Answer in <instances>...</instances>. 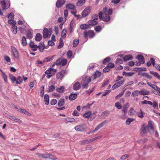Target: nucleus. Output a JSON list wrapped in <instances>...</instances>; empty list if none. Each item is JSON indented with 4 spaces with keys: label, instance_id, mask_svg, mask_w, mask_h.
I'll return each mask as SVG.
<instances>
[{
    "label": "nucleus",
    "instance_id": "1",
    "mask_svg": "<svg viewBox=\"0 0 160 160\" xmlns=\"http://www.w3.org/2000/svg\"><path fill=\"white\" fill-rule=\"evenodd\" d=\"M91 81L90 77H86L83 78L81 81V84L84 88H87L88 87V84Z\"/></svg>",
    "mask_w": 160,
    "mask_h": 160
},
{
    "label": "nucleus",
    "instance_id": "2",
    "mask_svg": "<svg viewBox=\"0 0 160 160\" xmlns=\"http://www.w3.org/2000/svg\"><path fill=\"white\" fill-rule=\"evenodd\" d=\"M67 60L66 59L61 58H59L55 62L56 65L57 66L62 65V66H64L67 64Z\"/></svg>",
    "mask_w": 160,
    "mask_h": 160
},
{
    "label": "nucleus",
    "instance_id": "3",
    "mask_svg": "<svg viewBox=\"0 0 160 160\" xmlns=\"http://www.w3.org/2000/svg\"><path fill=\"white\" fill-rule=\"evenodd\" d=\"M0 4L2 8V9L3 10L8 8L10 7V2L8 0L6 1L3 0L1 1Z\"/></svg>",
    "mask_w": 160,
    "mask_h": 160
},
{
    "label": "nucleus",
    "instance_id": "4",
    "mask_svg": "<svg viewBox=\"0 0 160 160\" xmlns=\"http://www.w3.org/2000/svg\"><path fill=\"white\" fill-rule=\"evenodd\" d=\"M92 8L90 6L88 7L85 8L82 12V17L85 18L91 12Z\"/></svg>",
    "mask_w": 160,
    "mask_h": 160
},
{
    "label": "nucleus",
    "instance_id": "5",
    "mask_svg": "<svg viewBox=\"0 0 160 160\" xmlns=\"http://www.w3.org/2000/svg\"><path fill=\"white\" fill-rule=\"evenodd\" d=\"M124 82V80H123L117 82L112 86V90H114L115 89L120 87L122 85Z\"/></svg>",
    "mask_w": 160,
    "mask_h": 160
},
{
    "label": "nucleus",
    "instance_id": "6",
    "mask_svg": "<svg viewBox=\"0 0 160 160\" xmlns=\"http://www.w3.org/2000/svg\"><path fill=\"white\" fill-rule=\"evenodd\" d=\"M11 48L13 56L16 58H18L19 57V54L17 49L13 46H11Z\"/></svg>",
    "mask_w": 160,
    "mask_h": 160
},
{
    "label": "nucleus",
    "instance_id": "7",
    "mask_svg": "<svg viewBox=\"0 0 160 160\" xmlns=\"http://www.w3.org/2000/svg\"><path fill=\"white\" fill-rule=\"evenodd\" d=\"M51 32V33L52 32V29H49V30L46 28H45L43 31V37L44 39H46L48 38L49 33Z\"/></svg>",
    "mask_w": 160,
    "mask_h": 160
},
{
    "label": "nucleus",
    "instance_id": "8",
    "mask_svg": "<svg viewBox=\"0 0 160 160\" xmlns=\"http://www.w3.org/2000/svg\"><path fill=\"white\" fill-rule=\"evenodd\" d=\"M147 133L146 126L145 124H143L141 128L140 134L141 136H144L146 135Z\"/></svg>",
    "mask_w": 160,
    "mask_h": 160
},
{
    "label": "nucleus",
    "instance_id": "9",
    "mask_svg": "<svg viewBox=\"0 0 160 160\" xmlns=\"http://www.w3.org/2000/svg\"><path fill=\"white\" fill-rule=\"evenodd\" d=\"M148 132L151 134L153 133L154 132V128L152 121H149L148 125Z\"/></svg>",
    "mask_w": 160,
    "mask_h": 160
},
{
    "label": "nucleus",
    "instance_id": "10",
    "mask_svg": "<svg viewBox=\"0 0 160 160\" xmlns=\"http://www.w3.org/2000/svg\"><path fill=\"white\" fill-rule=\"evenodd\" d=\"M94 35L95 34L93 31L90 30L88 32H85L84 34V36L85 38H87L88 36L90 38H92L94 37Z\"/></svg>",
    "mask_w": 160,
    "mask_h": 160
},
{
    "label": "nucleus",
    "instance_id": "11",
    "mask_svg": "<svg viewBox=\"0 0 160 160\" xmlns=\"http://www.w3.org/2000/svg\"><path fill=\"white\" fill-rule=\"evenodd\" d=\"M36 154L38 155L39 157H41L43 158H50V156L51 155L48 153H46L45 154H42L41 153H36Z\"/></svg>",
    "mask_w": 160,
    "mask_h": 160
},
{
    "label": "nucleus",
    "instance_id": "12",
    "mask_svg": "<svg viewBox=\"0 0 160 160\" xmlns=\"http://www.w3.org/2000/svg\"><path fill=\"white\" fill-rule=\"evenodd\" d=\"M65 2V0H58L56 4V7L59 8L62 7Z\"/></svg>",
    "mask_w": 160,
    "mask_h": 160
},
{
    "label": "nucleus",
    "instance_id": "13",
    "mask_svg": "<svg viewBox=\"0 0 160 160\" xmlns=\"http://www.w3.org/2000/svg\"><path fill=\"white\" fill-rule=\"evenodd\" d=\"M75 130L78 132H83L84 130V128H83V125H80L76 126L75 127Z\"/></svg>",
    "mask_w": 160,
    "mask_h": 160
},
{
    "label": "nucleus",
    "instance_id": "14",
    "mask_svg": "<svg viewBox=\"0 0 160 160\" xmlns=\"http://www.w3.org/2000/svg\"><path fill=\"white\" fill-rule=\"evenodd\" d=\"M106 121H105L102 122L100 123V124H99L92 131V132H95L98 131L100 128L102 127L104 125V124L106 123Z\"/></svg>",
    "mask_w": 160,
    "mask_h": 160
},
{
    "label": "nucleus",
    "instance_id": "15",
    "mask_svg": "<svg viewBox=\"0 0 160 160\" xmlns=\"http://www.w3.org/2000/svg\"><path fill=\"white\" fill-rule=\"evenodd\" d=\"M106 121H105L102 122L100 123V124H99L92 131V132H95L98 131L100 128L102 127L104 125V124L106 123Z\"/></svg>",
    "mask_w": 160,
    "mask_h": 160
},
{
    "label": "nucleus",
    "instance_id": "16",
    "mask_svg": "<svg viewBox=\"0 0 160 160\" xmlns=\"http://www.w3.org/2000/svg\"><path fill=\"white\" fill-rule=\"evenodd\" d=\"M106 121H105L102 122L100 123V124H99L92 131V132H95L98 131L100 128L102 127L104 125V124L106 123Z\"/></svg>",
    "mask_w": 160,
    "mask_h": 160
},
{
    "label": "nucleus",
    "instance_id": "17",
    "mask_svg": "<svg viewBox=\"0 0 160 160\" xmlns=\"http://www.w3.org/2000/svg\"><path fill=\"white\" fill-rule=\"evenodd\" d=\"M106 121H105L102 122L100 123V124H99L92 131V132H95L98 131L100 128L102 127L104 125V124L106 123Z\"/></svg>",
    "mask_w": 160,
    "mask_h": 160
},
{
    "label": "nucleus",
    "instance_id": "18",
    "mask_svg": "<svg viewBox=\"0 0 160 160\" xmlns=\"http://www.w3.org/2000/svg\"><path fill=\"white\" fill-rule=\"evenodd\" d=\"M81 88V85L80 83L78 82H77L74 83L73 85V88L74 90H79Z\"/></svg>",
    "mask_w": 160,
    "mask_h": 160
},
{
    "label": "nucleus",
    "instance_id": "19",
    "mask_svg": "<svg viewBox=\"0 0 160 160\" xmlns=\"http://www.w3.org/2000/svg\"><path fill=\"white\" fill-rule=\"evenodd\" d=\"M136 58L138 60L139 62L143 64L145 61L143 57L141 55H138L137 56Z\"/></svg>",
    "mask_w": 160,
    "mask_h": 160
},
{
    "label": "nucleus",
    "instance_id": "20",
    "mask_svg": "<svg viewBox=\"0 0 160 160\" xmlns=\"http://www.w3.org/2000/svg\"><path fill=\"white\" fill-rule=\"evenodd\" d=\"M110 17L108 14H103L102 20L105 22H108L110 20Z\"/></svg>",
    "mask_w": 160,
    "mask_h": 160
},
{
    "label": "nucleus",
    "instance_id": "21",
    "mask_svg": "<svg viewBox=\"0 0 160 160\" xmlns=\"http://www.w3.org/2000/svg\"><path fill=\"white\" fill-rule=\"evenodd\" d=\"M154 89L155 90L153 91V93L157 95L160 96V88L156 86Z\"/></svg>",
    "mask_w": 160,
    "mask_h": 160
},
{
    "label": "nucleus",
    "instance_id": "22",
    "mask_svg": "<svg viewBox=\"0 0 160 160\" xmlns=\"http://www.w3.org/2000/svg\"><path fill=\"white\" fill-rule=\"evenodd\" d=\"M38 48H39V51L41 52H42L44 49L45 46L43 43L40 42L39 44V46H38Z\"/></svg>",
    "mask_w": 160,
    "mask_h": 160
},
{
    "label": "nucleus",
    "instance_id": "23",
    "mask_svg": "<svg viewBox=\"0 0 160 160\" xmlns=\"http://www.w3.org/2000/svg\"><path fill=\"white\" fill-rule=\"evenodd\" d=\"M140 94L142 95H148L149 92L145 89L139 91Z\"/></svg>",
    "mask_w": 160,
    "mask_h": 160
},
{
    "label": "nucleus",
    "instance_id": "24",
    "mask_svg": "<svg viewBox=\"0 0 160 160\" xmlns=\"http://www.w3.org/2000/svg\"><path fill=\"white\" fill-rule=\"evenodd\" d=\"M63 77V74L61 72H58L57 73L56 78L57 79L62 80Z\"/></svg>",
    "mask_w": 160,
    "mask_h": 160
},
{
    "label": "nucleus",
    "instance_id": "25",
    "mask_svg": "<svg viewBox=\"0 0 160 160\" xmlns=\"http://www.w3.org/2000/svg\"><path fill=\"white\" fill-rule=\"evenodd\" d=\"M42 35L39 33L36 34L35 36V39L38 41H40L42 39Z\"/></svg>",
    "mask_w": 160,
    "mask_h": 160
},
{
    "label": "nucleus",
    "instance_id": "26",
    "mask_svg": "<svg viewBox=\"0 0 160 160\" xmlns=\"http://www.w3.org/2000/svg\"><path fill=\"white\" fill-rule=\"evenodd\" d=\"M101 75V73L100 72L97 71L94 74L93 78L94 79H95L96 78H99Z\"/></svg>",
    "mask_w": 160,
    "mask_h": 160
},
{
    "label": "nucleus",
    "instance_id": "27",
    "mask_svg": "<svg viewBox=\"0 0 160 160\" xmlns=\"http://www.w3.org/2000/svg\"><path fill=\"white\" fill-rule=\"evenodd\" d=\"M132 56L131 55H128L125 56L123 58V59L124 61H127L130 60L132 59Z\"/></svg>",
    "mask_w": 160,
    "mask_h": 160
},
{
    "label": "nucleus",
    "instance_id": "28",
    "mask_svg": "<svg viewBox=\"0 0 160 160\" xmlns=\"http://www.w3.org/2000/svg\"><path fill=\"white\" fill-rule=\"evenodd\" d=\"M44 102L45 104L48 105L49 104V97L48 95L45 94L44 96Z\"/></svg>",
    "mask_w": 160,
    "mask_h": 160
},
{
    "label": "nucleus",
    "instance_id": "29",
    "mask_svg": "<svg viewBox=\"0 0 160 160\" xmlns=\"http://www.w3.org/2000/svg\"><path fill=\"white\" fill-rule=\"evenodd\" d=\"M86 0H78L76 3V5L78 6H80L83 5Z\"/></svg>",
    "mask_w": 160,
    "mask_h": 160
},
{
    "label": "nucleus",
    "instance_id": "30",
    "mask_svg": "<svg viewBox=\"0 0 160 160\" xmlns=\"http://www.w3.org/2000/svg\"><path fill=\"white\" fill-rule=\"evenodd\" d=\"M88 23L89 25L91 26L95 25L98 23L97 22L94 20H89Z\"/></svg>",
    "mask_w": 160,
    "mask_h": 160
},
{
    "label": "nucleus",
    "instance_id": "31",
    "mask_svg": "<svg viewBox=\"0 0 160 160\" xmlns=\"http://www.w3.org/2000/svg\"><path fill=\"white\" fill-rule=\"evenodd\" d=\"M77 97V94H71L69 96V98L70 100H75Z\"/></svg>",
    "mask_w": 160,
    "mask_h": 160
},
{
    "label": "nucleus",
    "instance_id": "32",
    "mask_svg": "<svg viewBox=\"0 0 160 160\" xmlns=\"http://www.w3.org/2000/svg\"><path fill=\"white\" fill-rule=\"evenodd\" d=\"M64 45V43L63 41V40L62 38H60L59 39V45L58 46V49H60L62 48Z\"/></svg>",
    "mask_w": 160,
    "mask_h": 160
},
{
    "label": "nucleus",
    "instance_id": "33",
    "mask_svg": "<svg viewBox=\"0 0 160 160\" xmlns=\"http://www.w3.org/2000/svg\"><path fill=\"white\" fill-rule=\"evenodd\" d=\"M92 113L91 111L86 112L83 115V116L85 118H88L91 115Z\"/></svg>",
    "mask_w": 160,
    "mask_h": 160
},
{
    "label": "nucleus",
    "instance_id": "34",
    "mask_svg": "<svg viewBox=\"0 0 160 160\" xmlns=\"http://www.w3.org/2000/svg\"><path fill=\"white\" fill-rule=\"evenodd\" d=\"M55 56V55H53L52 57H49L45 58L44 60V62H48L52 60L54 57Z\"/></svg>",
    "mask_w": 160,
    "mask_h": 160
},
{
    "label": "nucleus",
    "instance_id": "35",
    "mask_svg": "<svg viewBox=\"0 0 160 160\" xmlns=\"http://www.w3.org/2000/svg\"><path fill=\"white\" fill-rule=\"evenodd\" d=\"M22 81L23 79H22V77L20 76H19L17 77V80L16 82V84H20L22 83Z\"/></svg>",
    "mask_w": 160,
    "mask_h": 160
},
{
    "label": "nucleus",
    "instance_id": "36",
    "mask_svg": "<svg viewBox=\"0 0 160 160\" xmlns=\"http://www.w3.org/2000/svg\"><path fill=\"white\" fill-rule=\"evenodd\" d=\"M148 141V139L146 138H143L140 140H139L137 141V142L140 144H143L146 142Z\"/></svg>",
    "mask_w": 160,
    "mask_h": 160
},
{
    "label": "nucleus",
    "instance_id": "37",
    "mask_svg": "<svg viewBox=\"0 0 160 160\" xmlns=\"http://www.w3.org/2000/svg\"><path fill=\"white\" fill-rule=\"evenodd\" d=\"M65 100L64 99L61 98L58 103V106L59 107L62 106L64 104Z\"/></svg>",
    "mask_w": 160,
    "mask_h": 160
},
{
    "label": "nucleus",
    "instance_id": "38",
    "mask_svg": "<svg viewBox=\"0 0 160 160\" xmlns=\"http://www.w3.org/2000/svg\"><path fill=\"white\" fill-rule=\"evenodd\" d=\"M150 73L151 74L153 75L154 76L156 77L157 78L160 79V76L158 73L156 72H154L153 71H150Z\"/></svg>",
    "mask_w": 160,
    "mask_h": 160
},
{
    "label": "nucleus",
    "instance_id": "39",
    "mask_svg": "<svg viewBox=\"0 0 160 160\" xmlns=\"http://www.w3.org/2000/svg\"><path fill=\"white\" fill-rule=\"evenodd\" d=\"M134 72H123L122 73V75L123 76H126L130 77L132 76L134 74Z\"/></svg>",
    "mask_w": 160,
    "mask_h": 160
},
{
    "label": "nucleus",
    "instance_id": "40",
    "mask_svg": "<svg viewBox=\"0 0 160 160\" xmlns=\"http://www.w3.org/2000/svg\"><path fill=\"white\" fill-rule=\"evenodd\" d=\"M136 112L134 110L133 108H131L128 111V114L132 116L135 114Z\"/></svg>",
    "mask_w": 160,
    "mask_h": 160
},
{
    "label": "nucleus",
    "instance_id": "41",
    "mask_svg": "<svg viewBox=\"0 0 160 160\" xmlns=\"http://www.w3.org/2000/svg\"><path fill=\"white\" fill-rule=\"evenodd\" d=\"M139 94H140L139 91L137 90L132 92L131 96L132 97H135L138 96Z\"/></svg>",
    "mask_w": 160,
    "mask_h": 160
},
{
    "label": "nucleus",
    "instance_id": "42",
    "mask_svg": "<svg viewBox=\"0 0 160 160\" xmlns=\"http://www.w3.org/2000/svg\"><path fill=\"white\" fill-rule=\"evenodd\" d=\"M57 91L59 93H63L64 91V88L63 86H61L59 88L56 89Z\"/></svg>",
    "mask_w": 160,
    "mask_h": 160
},
{
    "label": "nucleus",
    "instance_id": "43",
    "mask_svg": "<svg viewBox=\"0 0 160 160\" xmlns=\"http://www.w3.org/2000/svg\"><path fill=\"white\" fill-rule=\"evenodd\" d=\"M12 33L14 34H16L17 32V26L15 25L12 26Z\"/></svg>",
    "mask_w": 160,
    "mask_h": 160
},
{
    "label": "nucleus",
    "instance_id": "44",
    "mask_svg": "<svg viewBox=\"0 0 160 160\" xmlns=\"http://www.w3.org/2000/svg\"><path fill=\"white\" fill-rule=\"evenodd\" d=\"M90 28V26L89 25L85 24H81L80 25V28L82 29H88Z\"/></svg>",
    "mask_w": 160,
    "mask_h": 160
},
{
    "label": "nucleus",
    "instance_id": "45",
    "mask_svg": "<svg viewBox=\"0 0 160 160\" xmlns=\"http://www.w3.org/2000/svg\"><path fill=\"white\" fill-rule=\"evenodd\" d=\"M79 40L78 39H76L73 41V45L74 47H76L78 44Z\"/></svg>",
    "mask_w": 160,
    "mask_h": 160
},
{
    "label": "nucleus",
    "instance_id": "46",
    "mask_svg": "<svg viewBox=\"0 0 160 160\" xmlns=\"http://www.w3.org/2000/svg\"><path fill=\"white\" fill-rule=\"evenodd\" d=\"M55 88V87L54 85H51L49 87L48 89V92H51L53 91Z\"/></svg>",
    "mask_w": 160,
    "mask_h": 160
},
{
    "label": "nucleus",
    "instance_id": "47",
    "mask_svg": "<svg viewBox=\"0 0 160 160\" xmlns=\"http://www.w3.org/2000/svg\"><path fill=\"white\" fill-rule=\"evenodd\" d=\"M134 120V119L131 118H128L126 121V125H129L130 123Z\"/></svg>",
    "mask_w": 160,
    "mask_h": 160
},
{
    "label": "nucleus",
    "instance_id": "48",
    "mask_svg": "<svg viewBox=\"0 0 160 160\" xmlns=\"http://www.w3.org/2000/svg\"><path fill=\"white\" fill-rule=\"evenodd\" d=\"M142 76L143 77H145L147 78L151 79L152 78V77L151 75H149L148 73L144 72L142 73Z\"/></svg>",
    "mask_w": 160,
    "mask_h": 160
},
{
    "label": "nucleus",
    "instance_id": "49",
    "mask_svg": "<svg viewBox=\"0 0 160 160\" xmlns=\"http://www.w3.org/2000/svg\"><path fill=\"white\" fill-rule=\"evenodd\" d=\"M14 16L13 13L11 12L8 15V18L9 20H13Z\"/></svg>",
    "mask_w": 160,
    "mask_h": 160
},
{
    "label": "nucleus",
    "instance_id": "50",
    "mask_svg": "<svg viewBox=\"0 0 160 160\" xmlns=\"http://www.w3.org/2000/svg\"><path fill=\"white\" fill-rule=\"evenodd\" d=\"M2 76L5 82L7 83L8 82V79L7 76L6 74L4 72H3L2 73Z\"/></svg>",
    "mask_w": 160,
    "mask_h": 160
},
{
    "label": "nucleus",
    "instance_id": "51",
    "mask_svg": "<svg viewBox=\"0 0 160 160\" xmlns=\"http://www.w3.org/2000/svg\"><path fill=\"white\" fill-rule=\"evenodd\" d=\"M22 44L23 46H25L27 45V43L26 42V38L24 36L22 38Z\"/></svg>",
    "mask_w": 160,
    "mask_h": 160
},
{
    "label": "nucleus",
    "instance_id": "52",
    "mask_svg": "<svg viewBox=\"0 0 160 160\" xmlns=\"http://www.w3.org/2000/svg\"><path fill=\"white\" fill-rule=\"evenodd\" d=\"M67 33V30L65 29H64L62 32V37L63 38H64L66 37V35Z\"/></svg>",
    "mask_w": 160,
    "mask_h": 160
},
{
    "label": "nucleus",
    "instance_id": "53",
    "mask_svg": "<svg viewBox=\"0 0 160 160\" xmlns=\"http://www.w3.org/2000/svg\"><path fill=\"white\" fill-rule=\"evenodd\" d=\"M21 112L22 113H24L25 114L28 116H32V115L28 111H26L24 109H23V110H22Z\"/></svg>",
    "mask_w": 160,
    "mask_h": 160
},
{
    "label": "nucleus",
    "instance_id": "54",
    "mask_svg": "<svg viewBox=\"0 0 160 160\" xmlns=\"http://www.w3.org/2000/svg\"><path fill=\"white\" fill-rule=\"evenodd\" d=\"M67 8L69 9H74L75 8V6L72 4H68L66 6Z\"/></svg>",
    "mask_w": 160,
    "mask_h": 160
},
{
    "label": "nucleus",
    "instance_id": "55",
    "mask_svg": "<svg viewBox=\"0 0 160 160\" xmlns=\"http://www.w3.org/2000/svg\"><path fill=\"white\" fill-rule=\"evenodd\" d=\"M125 90L126 89H123L121 93L117 95L115 97V99H117L118 98H120L123 94Z\"/></svg>",
    "mask_w": 160,
    "mask_h": 160
},
{
    "label": "nucleus",
    "instance_id": "56",
    "mask_svg": "<svg viewBox=\"0 0 160 160\" xmlns=\"http://www.w3.org/2000/svg\"><path fill=\"white\" fill-rule=\"evenodd\" d=\"M111 60V58L109 57H107L104 59L102 61V63L104 64L107 62H108L110 61Z\"/></svg>",
    "mask_w": 160,
    "mask_h": 160
},
{
    "label": "nucleus",
    "instance_id": "57",
    "mask_svg": "<svg viewBox=\"0 0 160 160\" xmlns=\"http://www.w3.org/2000/svg\"><path fill=\"white\" fill-rule=\"evenodd\" d=\"M4 60L7 62L8 63L11 62V59L10 57L8 56H5L4 58Z\"/></svg>",
    "mask_w": 160,
    "mask_h": 160
},
{
    "label": "nucleus",
    "instance_id": "58",
    "mask_svg": "<svg viewBox=\"0 0 160 160\" xmlns=\"http://www.w3.org/2000/svg\"><path fill=\"white\" fill-rule=\"evenodd\" d=\"M92 18L93 20H96L98 19V16L97 14L94 13L92 15Z\"/></svg>",
    "mask_w": 160,
    "mask_h": 160
},
{
    "label": "nucleus",
    "instance_id": "59",
    "mask_svg": "<svg viewBox=\"0 0 160 160\" xmlns=\"http://www.w3.org/2000/svg\"><path fill=\"white\" fill-rule=\"evenodd\" d=\"M26 35L27 38L30 39L32 38V33L30 31L28 32Z\"/></svg>",
    "mask_w": 160,
    "mask_h": 160
},
{
    "label": "nucleus",
    "instance_id": "60",
    "mask_svg": "<svg viewBox=\"0 0 160 160\" xmlns=\"http://www.w3.org/2000/svg\"><path fill=\"white\" fill-rule=\"evenodd\" d=\"M8 23L10 25H12V26L15 25L16 24V22L15 21H14L13 20H8Z\"/></svg>",
    "mask_w": 160,
    "mask_h": 160
},
{
    "label": "nucleus",
    "instance_id": "61",
    "mask_svg": "<svg viewBox=\"0 0 160 160\" xmlns=\"http://www.w3.org/2000/svg\"><path fill=\"white\" fill-rule=\"evenodd\" d=\"M93 104V102H92L91 103H88L86 105L84 106L83 108H86L87 109H89L90 108V106H92Z\"/></svg>",
    "mask_w": 160,
    "mask_h": 160
},
{
    "label": "nucleus",
    "instance_id": "62",
    "mask_svg": "<svg viewBox=\"0 0 160 160\" xmlns=\"http://www.w3.org/2000/svg\"><path fill=\"white\" fill-rule=\"evenodd\" d=\"M57 102V100L56 99H52L50 102V104L51 105H55Z\"/></svg>",
    "mask_w": 160,
    "mask_h": 160
},
{
    "label": "nucleus",
    "instance_id": "63",
    "mask_svg": "<svg viewBox=\"0 0 160 160\" xmlns=\"http://www.w3.org/2000/svg\"><path fill=\"white\" fill-rule=\"evenodd\" d=\"M108 67L110 69L114 67V64L112 63H109L107 65Z\"/></svg>",
    "mask_w": 160,
    "mask_h": 160
},
{
    "label": "nucleus",
    "instance_id": "64",
    "mask_svg": "<svg viewBox=\"0 0 160 160\" xmlns=\"http://www.w3.org/2000/svg\"><path fill=\"white\" fill-rule=\"evenodd\" d=\"M30 48L33 51H36L37 50V49L38 48V47L37 45L35 44V45L32 46Z\"/></svg>",
    "mask_w": 160,
    "mask_h": 160
}]
</instances>
